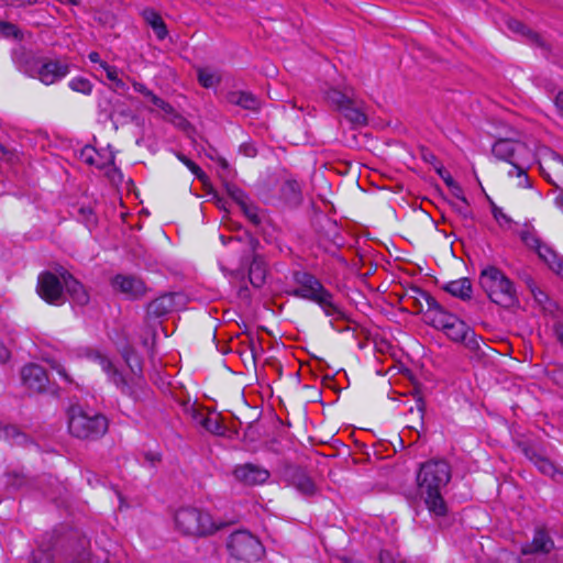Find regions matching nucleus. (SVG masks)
Listing matches in <instances>:
<instances>
[{"label": "nucleus", "mask_w": 563, "mask_h": 563, "mask_svg": "<svg viewBox=\"0 0 563 563\" xmlns=\"http://www.w3.org/2000/svg\"><path fill=\"white\" fill-rule=\"evenodd\" d=\"M452 470L445 460H429L421 464L417 473V494L434 517H445L449 508L443 490L450 483Z\"/></svg>", "instance_id": "1"}, {"label": "nucleus", "mask_w": 563, "mask_h": 563, "mask_svg": "<svg viewBox=\"0 0 563 563\" xmlns=\"http://www.w3.org/2000/svg\"><path fill=\"white\" fill-rule=\"evenodd\" d=\"M292 280L297 287L289 292L291 296L318 303L329 317L341 318L343 316L340 307L333 301V295L314 275L303 271H295Z\"/></svg>", "instance_id": "2"}, {"label": "nucleus", "mask_w": 563, "mask_h": 563, "mask_svg": "<svg viewBox=\"0 0 563 563\" xmlns=\"http://www.w3.org/2000/svg\"><path fill=\"white\" fill-rule=\"evenodd\" d=\"M106 416L93 409L71 406L68 410V430L71 435L81 440H97L108 431Z\"/></svg>", "instance_id": "3"}, {"label": "nucleus", "mask_w": 563, "mask_h": 563, "mask_svg": "<svg viewBox=\"0 0 563 563\" xmlns=\"http://www.w3.org/2000/svg\"><path fill=\"white\" fill-rule=\"evenodd\" d=\"M479 286L492 302L503 308H511L518 303L512 282L495 266L482 271Z\"/></svg>", "instance_id": "4"}, {"label": "nucleus", "mask_w": 563, "mask_h": 563, "mask_svg": "<svg viewBox=\"0 0 563 563\" xmlns=\"http://www.w3.org/2000/svg\"><path fill=\"white\" fill-rule=\"evenodd\" d=\"M492 152L496 158L508 162L512 166L508 174L521 177L520 186H530L527 168L531 159V150L525 143L510 139H500L494 143Z\"/></svg>", "instance_id": "5"}, {"label": "nucleus", "mask_w": 563, "mask_h": 563, "mask_svg": "<svg viewBox=\"0 0 563 563\" xmlns=\"http://www.w3.org/2000/svg\"><path fill=\"white\" fill-rule=\"evenodd\" d=\"M175 525L185 536L203 537L217 530L208 512L192 507L180 508L175 515Z\"/></svg>", "instance_id": "6"}, {"label": "nucleus", "mask_w": 563, "mask_h": 563, "mask_svg": "<svg viewBox=\"0 0 563 563\" xmlns=\"http://www.w3.org/2000/svg\"><path fill=\"white\" fill-rule=\"evenodd\" d=\"M230 555L238 561L255 562L261 560L265 550L261 541L246 530H238L227 541Z\"/></svg>", "instance_id": "7"}, {"label": "nucleus", "mask_w": 563, "mask_h": 563, "mask_svg": "<svg viewBox=\"0 0 563 563\" xmlns=\"http://www.w3.org/2000/svg\"><path fill=\"white\" fill-rule=\"evenodd\" d=\"M70 71V65L67 59L62 58H40L34 60L32 69H25L32 77L38 78L44 85H53L65 78Z\"/></svg>", "instance_id": "8"}, {"label": "nucleus", "mask_w": 563, "mask_h": 563, "mask_svg": "<svg viewBox=\"0 0 563 563\" xmlns=\"http://www.w3.org/2000/svg\"><path fill=\"white\" fill-rule=\"evenodd\" d=\"M37 294L49 305L60 306L65 302L64 283L60 276L52 272L40 274L37 280Z\"/></svg>", "instance_id": "9"}, {"label": "nucleus", "mask_w": 563, "mask_h": 563, "mask_svg": "<svg viewBox=\"0 0 563 563\" xmlns=\"http://www.w3.org/2000/svg\"><path fill=\"white\" fill-rule=\"evenodd\" d=\"M246 246L250 252L251 263L249 265V279L255 288H261L266 280V263L264 257L257 253L261 246L258 239L254 235L246 233Z\"/></svg>", "instance_id": "10"}, {"label": "nucleus", "mask_w": 563, "mask_h": 563, "mask_svg": "<svg viewBox=\"0 0 563 563\" xmlns=\"http://www.w3.org/2000/svg\"><path fill=\"white\" fill-rule=\"evenodd\" d=\"M183 306H185V297L181 292H166L148 302L146 318L148 320L161 319Z\"/></svg>", "instance_id": "11"}, {"label": "nucleus", "mask_w": 563, "mask_h": 563, "mask_svg": "<svg viewBox=\"0 0 563 563\" xmlns=\"http://www.w3.org/2000/svg\"><path fill=\"white\" fill-rule=\"evenodd\" d=\"M23 385L32 393H46L49 390V379L46 371L37 364H27L21 369Z\"/></svg>", "instance_id": "12"}, {"label": "nucleus", "mask_w": 563, "mask_h": 563, "mask_svg": "<svg viewBox=\"0 0 563 563\" xmlns=\"http://www.w3.org/2000/svg\"><path fill=\"white\" fill-rule=\"evenodd\" d=\"M111 285L115 291L131 300L140 299L146 294L144 282L132 275L118 274L112 278Z\"/></svg>", "instance_id": "13"}, {"label": "nucleus", "mask_w": 563, "mask_h": 563, "mask_svg": "<svg viewBox=\"0 0 563 563\" xmlns=\"http://www.w3.org/2000/svg\"><path fill=\"white\" fill-rule=\"evenodd\" d=\"M284 478L294 486L300 494L312 496L317 492V486L306 470L297 465H288L284 470Z\"/></svg>", "instance_id": "14"}, {"label": "nucleus", "mask_w": 563, "mask_h": 563, "mask_svg": "<svg viewBox=\"0 0 563 563\" xmlns=\"http://www.w3.org/2000/svg\"><path fill=\"white\" fill-rule=\"evenodd\" d=\"M93 360L100 365L109 379L121 390L122 394L135 398V390L126 380L123 374L112 364V362L100 353H96Z\"/></svg>", "instance_id": "15"}, {"label": "nucleus", "mask_w": 563, "mask_h": 563, "mask_svg": "<svg viewBox=\"0 0 563 563\" xmlns=\"http://www.w3.org/2000/svg\"><path fill=\"white\" fill-rule=\"evenodd\" d=\"M233 475L239 482L250 486L264 484L269 478L266 468L252 463L235 466Z\"/></svg>", "instance_id": "16"}, {"label": "nucleus", "mask_w": 563, "mask_h": 563, "mask_svg": "<svg viewBox=\"0 0 563 563\" xmlns=\"http://www.w3.org/2000/svg\"><path fill=\"white\" fill-rule=\"evenodd\" d=\"M59 276L64 283V289L71 300L78 306L88 305L90 297L85 286L66 269H62Z\"/></svg>", "instance_id": "17"}, {"label": "nucleus", "mask_w": 563, "mask_h": 563, "mask_svg": "<svg viewBox=\"0 0 563 563\" xmlns=\"http://www.w3.org/2000/svg\"><path fill=\"white\" fill-rule=\"evenodd\" d=\"M553 548H554L553 540L549 537L547 531L540 529V530L536 531L532 541L522 547L521 552L525 555L536 554V553L548 554L552 551Z\"/></svg>", "instance_id": "18"}, {"label": "nucleus", "mask_w": 563, "mask_h": 563, "mask_svg": "<svg viewBox=\"0 0 563 563\" xmlns=\"http://www.w3.org/2000/svg\"><path fill=\"white\" fill-rule=\"evenodd\" d=\"M324 96L330 106L339 112L356 98L352 87H344L342 90L330 87L324 91Z\"/></svg>", "instance_id": "19"}, {"label": "nucleus", "mask_w": 563, "mask_h": 563, "mask_svg": "<svg viewBox=\"0 0 563 563\" xmlns=\"http://www.w3.org/2000/svg\"><path fill=\"white\" fill-rule=\"evenodd\" d=\"M342 115L354 126L367 124V115L363 108V102L355 98L347 107L341 111Z\"/></svg>", "instance_id": "20"}, {"label": "nucleus", "mask_w": 563, "mask_h": 563, "mask_svg": "<svg viewBox=\"0 0 563 563\" xmlns=\"http://www.w3.org/2000/svg\"><path fill=\"white\" fill-rule=\"evenodd\" d=\"M442 289L463 301L470 300L473 294L472 283L466 277L449 282Z\"/></svg>", "instance_id": "21"}, {"label": "nucleus", "mask_w": 563, "mask_h": 563, "mask_svg": "<svg viewBox=\"0 0 563 563\" xmlns=\"http://www.w3.org/2000/svg\"><path fill=\"white\" fill-rule=\"evenodd\" d=\"M228 101L246 110L260 109V100L256 96L246 91H232L228 95Z\"/></svg>", "instance_id": "22"}, {"label": "nucleus", "mask_w": 563, "mask_h": 563, "mask_svg": "<svg viewBox=\"0 0 563 563\" xmlns=\"http://www.w3.org/2000/svg\"><path fill=\"white\" fill-rule=\"evenodd\" d=\"M143 18L150 24L158 40H164L167 36V27L162 16L153 9H145Z\"/></svg>", "instance_id": "23"}, {"label": "nucleus", "mask_w": 563, "mask_h": 563, "mask_svg": "<svg viewBox=\"0 0 563 563\" xmlns=\"http://www.w3.org/2000/svg\"><path fill=\"white\" fill-rule=\"evenodd\" d=\"M283 197L290 203L299 205L301 202V186L295 179H287L282 186Z\"/></svg>", "instance_id": "24"}, {"label": "nucleus", "mask_w": 563, "mask_h": 563, "mask_svg": "<svg viewBox=\"0 0 563 563\" xmlns=\"http://www.w3.org/2000/svg\"><path fill=\"white\" fill-rule=\"evenodd\" d=\"M452 321L453 325L449 327V330L444 333L450 340L461 343L471 328L461 319H452Z\"/></svg>", "instance_id": "25"}, {"label": "nucleus", "mask_w": 563, "mask_h": 563, "mask_svg": "<svg viewBox=\"0 0 563 563\" xmlns=\"http://www.w3.org/2000/svg\"><path fill=\"white\" fill-rule=\"evenodd\" d=\"M519 238L522 243L531 250H540L541 240L536 233L533 227L526 224L522 230L519 231Z\"/></svg>", "instance_id": "26"}, {"label": "nucleus", "mask_w": 563, "mask_h": 563, "mask_svg": "<svg viewBox=\"0 0 563 563\" xmlns=\"http://www.w3.org/2000/svg\"><path fill=\"white\" fill-rule=\"evenodd\" d=\"M452 319H459L456 316L449 313L444 308L441 309L437 314L432 316L431 323L433 327L442 329L443 332L449 330V327L453 325Z\"/></svg>", "instance_id": "27"}, {"label": "nucleus", "mask_w": 563, "mask_h": 563, "mask_svg": "<svg viewBox=\"0 0 563 563\" xmlns=\"http://www.w3.org/2000/svg\"><path fill=\"white\" fill-rule=\"evenodd\" d=\"M418 295V300H423L428 307V312L432 316L437 314L444 307L441 306L438 300L428 291L420 289L418 287L412 289Z\"/></svg>", "instance_id": "28"}, {"label": "nucleus", "mask_w": 563, "mask_h": 563, "mask_svg": "<svg viewBox=\"0 0 563 563\" xmlns=\"http://www.w3.org/2000/svg\"><path fill=\"white\" fill-rule=\"evenodd\" d=\"M203 430L214 435H223L225 433V427L217 413H209V418L205 421Z\"/></svg>", "instance_id": "29"}, {"label": "nucleus", "mask_w": 563, "mask_h": 563, "mask_svg": "<svg viewBox=\"0 0 563 563\" xmlns=\"http://www.w3.org/2000/svg\"><path fill=\"white\" fill-rule=\"evenodd\" d=\"M526 284H527V287L530 290L534 301L539 306H541L543 309H547L545 305L548 302H550L549 296L537 286V284L534 283V280L531 277H528L526 279Z\"/></svg>", "instance_id": "30"}, {"label": "nucleus", "mask_w": 563, "mask_h": 563, "mask_svg": "<svg viewBox=\"0 0 563 563\" xmlns=\"http://www.w3.org/2000/svg\"><path fill=\"white\" fill-rule=\"evenodd\" d=\"M68 86L71 90L76 92H80L84 95H90L92 91V84L89 79L85 77H75L69 82Z\"/></svg>", "instance_id": "31"}, {"label": "nucleus", "mask_w": 563, "mask_h": 563, "mask_svg": "<svg viewBox=\"0 0 563 563\" xmlns=\"http://www.w3.org/2000/svg\"><path fill=\"white\" fill-rule=\"evenodd\" d=\"M481 342L482 338L478 336L474 330L471 328L468 333L465 335V339L462 340L461 343L464 344L466 349H468L471 352L478 354L481 351Z\"/></svg>", "instance_id": "32"}, {"label": "nucleus", "mask_w": 563, "mask_h": 563, "mask_svg": "<svg viewBox=\"0 0 563 563\" xmlns=\"http://www.w3.org/2000/svg\"><path fill=\"white\" fill-rule=\"evenodd\" d=\"M240 209L253 225L258 227L262 223V219L258 214V208L250 202V200L241 206Z\"/></svg>", "instance_id": "33"}, {"label": "nucleus", "mask_w": 563, "mask_h": 563, "mask_svg": "<svg viewBox=\"0 0 563 563\" xmlns=\"http://www.w3.org/2000/svg\"><path fill=\"white\" fill-rule=\"evenodd\" d=\"M534 465L542 474L550 476L552 478L555 477V474L559 470V466L555 465L545 456H542L541 459L537 460V463Z\"/></svg>", "instance_id": "34"}, {"label": "nucleus", "mask_w": 563, "mask_h": 563, "mask_svg": "<svg viewBox=\"0 0 563 563\" xmlns=\"http://www.w3.org/2000/svg\"><path fill=\"white\" fill-rule=\"evenodd\" d=\"M177 158L184 163L190 172L201 181H205L207 179L206 173L191 159H189L186 155L183 153L176 154Z\"/></svg>", "instance_id": "35"}, {"label": "nucleus", "mask_w": 563, "mask_h": 563, "mask_svg": "<svg viewBox=\"0 0 563 563\" xmlns=\"http://www.w3.org/2000/svg\"><path fill=\"white\" fill-rule=\"evenodd\" d=\"M227 192L233 199V201L238 203L239 207L243 206L250 200L244 190L239 188L236 185L228 184Z\"/></svg>", "instance_id": "36"}, {"label": "nucleus", "mask_w": 563, "mask_h": 563, "mask_svg": "<svg viewBox=\"0 0 563 563\" xmlns=\"http://www.w3.org/2000/svg\"><path fill=\"white\" fill-rule=\"evenodd\" d=\"M453 209L461 216L464 220H473V212L470 209V205L465 197H461V200L456 202H451Z\"/></svg>", "instance_id": "37"}, {"label": "nucleus", "mask_w": 563, "mask_h": 563, "mask_svg": "<svg viewBox=\"0 0 563 563\" xmlns=\"http://www.w3.org/2000/svg\"><path fill=\"white\" fill-rule=\"evenodd\" d=\"M0 33L5 37H13L15 40H22V31L13 23L4 22L0 29Z\"/></svg>", "instance_id": "38"}, {"label": "nucleus", "mask_w": 563, "mask_h": 563, "mask_svg": "<svg viewBox=\"0 0 563 563\" xmlns=\"http://www.w3.org/2000/svg\"><path fill=\"white\" fill-rule=\"evenodd\" d=\"M536 252L538 253L540 258H542L544 262H547L553 268V266L551 264H552V261H556V254L553 252V250L550 246H548L547 244L541 242L540 250H536Z\"/></svg>", "instance_id": "39"}, {"label": "nucleus", "mask_w": 563, "mask_h": 563, "mask_svg": "<svg viewBox=\"0 0 563 563\" xmlns=\"http://www.w3.org/2000/svg\"><path fill=\"white\" fill-rule=\"evenodd\" d=\"M521 452L523 455L533 464L537 463V460L541 459L543 455L540 454L537 449L530 444H520Z\"/></svg>", "instance_id": "40"}, {"label": "nucleus", "mask_w": 563, "mask_h": 563, "mask_svg": "<svg viewBox=\"0 0 563 563\" xmlns=\"http://www.w3.org/2000/svg\"><path fill=\"white\" fill-rule=\"evenodd\" d=\"M147 99L155 106L157 107L158 109L163 110L164 112L166 113H172L173 112V107L166 102L165 100H163L162 98H159L158 96H156L153 91L151 92V95L147 97Z\"/></svg>", "instance_id": "41"}, {"label": "nucleus", "mask_w": 563, "mask_h": 563, "mask_svg": "<svg viewBox=\"0 0 563 563\" xmlns=\"http://www.w3.org/2000/svg\"><path fill=\"white\" fill-rule=\"evenodd\" d=\"M198 80H199V84L205 88L213 87L216 84L214 76L211 73L202 70V69H200L198 71Z\"/></svg>", "instance_id": "42"}, {"label": "nucleus", "mask_w": 563, "mask_h": 563, "mask_svg": "<svg viewBox=\"0 0 563 563\" xmlns=\"http://www.w3.org/2000/svg\"><path fill=\"white\" fill-rule=\"evenodd\" d=\"M492 213L495 218V220L499 223V225L504 224H510L512 222L511 218L508 217L506 213H504L503 209L497 207L496 205H493L492 207Z\"/></svg>", "instance_id": "43"}, {"label": "nucleus", "mask_w": 563, "mask_h": 563, "mask_svg": "<svg viewBox=\"0 0 563 563\" xmlns=\"http://www.w3.org/2000/svg\"><path fill=\"white\" fill-rule=\"evenodd\" d=\"M435 172L441 176L448 186L451 188H456L459 192L462 191V188L453 180L451 175L444 169L442 165L435 166Z\"/></svg>", "instance_id": "44"}, {"label": "nucleus", "mask_w": 563, "mask_h": 563, "mask_svg": "<svg viewBox=\"0 0 563 563\" xmlns=\"http://www.w3.org/2000/svg\"><path fill=\"white\" fill-rule=\"evenodd\" d=\"M25 484V478L23 475L18 473L8 474L7 485L13 487L15 489L21 488Z\"/></svg>", "instance_id": "45"}, {"label": "nucleus", "mask_w": 563, "mask_h": 563, "mask_svg": "<svg viewBox=\"0 0 563 563\" xmlns=\"http://www.w3.org/2000/svg\"><path fill=\"white\" fill-rule=\"evenodd\" d=\"M30 563H53L52 554L45 550H38L33 553L32 561Z\"/></svg>", "instance_id": "46"}, {"label": "nucleus", "mask_w": 563, "mask_h": 563, "mask_svg": "<svg viewBox=\"0 0 563 563\" xmlns=\"http://www.w3.org/2000/svg\"><path fill=\"white\" fill-rule=\"evenodd\" d=\"M79 214L81 216L82 221H85L87 227H91L96 223V218L93 216L92 209L89 207L79 208Z\"/></svg>", "instance_id": "47"}, {"label": "nucleus", "mask_w": 563, "mask_h": 563, "mask_svg": "<svg viewBox=\"0 0 563 563\" xmlns=\"http://www.w3.org/2000/svg\"><path fill=\"white\" fill-rule=\"evenodd\" d=\"M16 158L15 151L0 143V161L12 163Z\"/></svg>", "instance_id": "48"}, {"label": "nucleus", "mask_w": 563, "mask_h": 563, "mask_svg": "<svg viewBox=\"0 0 563 563\" xmlns=\"http://www.w3.org/2000/svg\"><path fill=\"white\" fill-rule=\"evenodd\" d=\"M191 418L195 423L203 429L205 421L209 418V413H203L202 411L192 408Z\"/></svg>", "instance_id": "49"}, {"label": "nucleus", "mask_w": 563, "mask_h": 563, "mask_svg": "<svg viewBox=\"0 0 563 563\" xmlns=\"http://www.w3.org/2000/svg\"><path fill=\"white\" fill-rule=\"evenodd\" d=\"M96 151L93 148H87V150H84L82 151V156H84V159L87 164L89 165H96L97 167L99 168H102L103 165H99L95 158V155H96Z\"/></svg>", "instance_id": "50"}, {"label": "nucleus", "mask_w": 563, "mask_h": 563, "mask_svg": "<svg viewBox=\"0 0 563 563\" xmlns=\"http://www.w3.org/2000/svg\"><path fill=\"white\" fill-rule=\"evenodd\" d=\"M101 67L106 70L107 78L110 81H114L118 78V69L107 63H101Z\"/></svg>", "instance_id": "51"}, {"label": "nucleus", "mask_w": 563, "mask_h": 563, "mask_svg": "<svg viewBox=\"0 0 563 563\" xmlns=\"http://www.w3.org/2000/svg\"><path fill=\"white\" fill-rule=\"evenodd\" d=\"M52 368H54L67 383H71V378L67 374L65 367L58 362L52 363Z\"/></svg>", "instance_id": "52"}, {"label": "nucleus", "mask_w": 563, "mask_h": 563, "mask_svg": "<svg viewBox=\"0 0 563 563\" xmlns=\"http://www.w3.org/2000/svg\"><path fill=\"white\" fill-rule=\"evenodd\" d=\"M553 331H554V334H555V338L556 340L559 341V343L562 345L563 347V323L561 322H556L554 325H553Z\"/></svg>", "instance_id": "53"}, {"label": "nucleus", "mask_w": 563, "mask_h": 563, "mask_svg": "<svg viewBox=\"0 0 563 563\" xmlns=\"http://www.w3.org/2000/svg\"><path fill=\"white\" fill-rule=\"evenodd\" d=\"M133 88L135 91L140 92L145 98H147L152 92V90H150L145 85L137 82V81L133 82Z\"/></svg>", "instance_id": "54"}, {"label": "nucleus", "mask_w": 563, "mask_h": 563, "mask_svg": "<svg viewBox=\"0 0 563 563\" xmlns=\"http://www.w3.org/2000/svg\"><path fill=\"white\" fill-rule=\"evenodd\" d=\"M250 350L254 361L256 360L257 354L263 351L260 342H255L253 339L250 340Z\"/></svg>", "instance_id": "55"}, {"label": "nucleus", "mask_w": 563, "mask_h": 563, "mask_svg": "<svg viewBox=\"0 0 563 563\" xmlns=\"http://www.w3.org/2000/svg\"><path fill=\"white\" fill-rule=\"evenodd\" d=\"M422 157H423V159H424L427 163H429V164L433 165L434 167H435V166L441 165V164L438 162V158L435 157V155H434V154H432L431 152L423 153Z\"/></svg>", "instance_id": "56"}, {"label": "nucleus", "mask_w": 563, "mask_h": 563, "mask_svg": "<svg viewBox=\"0 0 563 563\" xmlns=\"http://www.w3.org/2000/svg\"><path fill=\"white\" fill-rule=\"evenodd\" d=\"M10 357V351L8 347L0 341V363H4Z\"/></svg>", "instance_id": "57"}, {"label": "nucleus", "mask_w": 563, "mask_h": 563, "mask_svg": "<svg viewBox=\"0 0 563 563\" xmlns=\"http://www.w3.org/2000/svg\"><path fill=\"white\" fill-rule=\"evenodd\" d=\"M37 0H12L11 7H25L35 4Z\"/></svg>", "instance_id": "58"}, {"label": "nucleus", "mask_w": 563, "mask_h": 563, "mask_svg": "<svg viewBox=\"0 0 563 563\" xmlns=\"http://www.w3.org/2000/svg\"><path fill=\"white\" fill-rule=\"evenodd\" d=\"M555 107L559 109L561 114L563 115V92L560 91L554 99Z\"/></svg>", "instance_id": "59"}, {"label": "nucleus", "mask_w": 563, "mask_h": 563, "mask_svg": "<svg viewBox=\"0 0 563 563\" xmlns=\"http://www.w3.org/2000/svg\"><path fill=\"white\" fill-rule=\"evenodd\" d=\"M145 459H146V461L151 462L152 464H155L156 462L161 461V456L153 452H146Z\"/></svg>", "instance_id": "60"}, {"label": "nucleus", "mask_w": 563, "mask_h": 563, "mask_svg": "<svg viewBox=\"0 0 563 563\" xmlns=\"http://www.w3.org/2000/svg\"><path fill=\"white\" fill-rule=\"evenodd\" d=\"M88 57H89V60H90L91 63H99L100 65H101V63H103V62L100 59V55H99V53H97V52H91V53L88 55Z\"/></svg>", "instance_id": "61"}, {"label": "nucleus", "mask_w": 563, "mask_h": 563, "mask_svg": "<svg viewBox=\"0 0 563 563\" xmlns=\"http://www.w3.org/2000/svg\"><path fill=\"white\" fill-rule=\"evenodd\" d=\"M555 205L563 210V190L555 197Z\"/></svg>", "instance_id": "62"}, {"label": "nucleus", "mask_w": 563, "mask_h": 563, "mask_svg": "<svg viewBox=\"0 0 563 563\" xmlns=\"http://www.w3.org/2000/svg\"><path fill=\"white\" fill-rule=\"evenodd\" d=\"M509 26L516 31H520L521 29L525 27L523 24H521L519 21H512L509 23Z\"/></svg>", "instance_id": "63"}, {"label": "nucleus", "mask_w": 563, "mask_h": 563, "mask_svg": "<svg viewBox=\"0 0 563 563\" xmlns=\"http://www.w3.org/2000/svg\"><path fill=\"white\" fill-rule=\"evenodd\" d=\"M558 483H563V468L559 467L555 477L553 478Z\"/></svg>", "instance_id": "64"}]
</instances>
